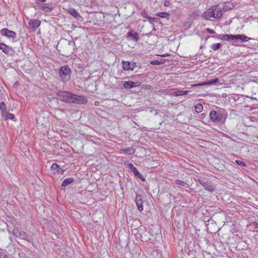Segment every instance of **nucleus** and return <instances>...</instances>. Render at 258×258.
Instances as JSON below:
<instances>
[{
  "mask_svg": "<svg viewBox=\"0 0 258 258\" xmlns=\"http://www.w3.org/2000/svg\"><path fill=\"white\" fill-rule=\"evenodd\" d=\"M209 117L214 123L221 124L224 122L227 117V114L224 110H212L210 112Z\"/></svg>",
  "mask_w": 258,
  "mask_h": 258,
  "instance_id": "f257e3e1",
  "label": "nucleus"
},
{
  "mask_svg": "<svg viewBox=\"0 0 258 258\" xmlns=\"http://www.w3.org/2000/svg\"><path fill=\"white\" fill-rule=\"evenodd\" d=\"M222 11L220 7L218 5H214L204 13L203 17L208 20L212 17L215 19H220L222 17Z\"/></svg>",
  "mask_w": 258,
  "mask_h": 258,
  "instance_id": "f03ea898",
  "label": "nucleus"
},
{
  "mask_svg": "<svg viewBox=\"0 0 258 258\" xmlns=\"http://www.w3.org/2000/svg\"><path fill=\"white\" fill-rule=\"evenodd\" d=\"M58 73L62 81L67 82L71 79L72 72L68 66H61L59 69Z\"/></svg>",
  "mask_w": 258,
  "mask_h": 258,
  "instance_id": "7ed1b4c3",
  "label": "nucleus"
},
{
  "mask_svg": "<svg viewBox=\"0 0 258 258\" xmlns=\"http://www.w3.org/2000/svg\"><path fill=\"white\" fill-rule=\"evenodd\" d=\"M74 94L68 92H62L59 94L60 100L63 102L72 103Z\"/></svg>",
  "mask_w": 258,
  "mask_h": 258,
  "instance_id": "20e7f679",
  "label": "nucleus"
},
{
  "mask_svg": "<svg viewBox=\"0 0 258 258\" xmlns=\"http://www.w3.org/2000/svg\"><path fill=\"white\" fill-rule=\"evenodd\" d=\"M198 182L203 186L206 190L210 192H212L214 190V187L211 182L206 181L204 179H199Z\"/></svg>",
  "mask_w": 258,
  "mask_h": 258,
  "instance_id": "39448f33",
  "label": "nucleus"
},
{
  "mask_svg": "<svg viewBox=\"0 0 258 258\" xmlns=\"http://www.w3.org/2000/svg\"><path fill=\"white\" fill-rule=\"evenodd\" d=\"M126 37L130 40L134 41L136 42H138L140 39L139 34L135 32L133 29H131L126 34Z\"/></svg>",
  "mask_w": 258,
  "mask_h": 258,
  "instance_id": "423d86ee",
  "label": "nucleus"
},
{
  "mask_svg": "<svg viewBox=\"0 0 258 258\" xmlns=\"http://www.w3.org/2000/svg\"><path fill=\"white\" fill-rule=\"evenodd\" d=\"M73 99L72 100V103H74L83 104L87 102V98L83 96H80L74 94V96L73 97Z\"/></svg>",
  "mask_w": 258,
  "mask_h": 258,
  "instance_id": "0eeeda50",
  "label": "nucleus"
},
{
  "mask_svg": "<svg viewBox=\"0 0 258 258\" xmlns=\"http://www.w3.org/2000/svg\"><path fill=\"white\" fill-rule=\"evenodd\" d=\"M128 166L132 172L134 173L135 175L140 178L142 181H145V178L143 175H142L137 169V168L134 166V165L132 163H129L128 164Z\"/></svg>",
  "mask_w": 258,
  "mask_h": 258,
  "instance_id": "6e6552de",
  "label": "nucleus"
},
{
  "mask_svg": "<svg viewBox=\"0 0 258 258\" xmlns=\"http://www.w3.org/2000/svg\"><path fill=\"white\" fill-rule=\"evenodd\" d=\"M121 63L123 70L124 71H133L137 67L136 62L131 63L130 61L122 60Z\"/></svg>",
  "mask_w": 258,
  "mask_h": 258,
  "instance_id": "1a4fd4ad",
  "label": "nucleus"
},
{
  "mask_svg": "<svg viewBox=\"0 0 258 258\" xmlns=\"http://www.w3.org/2000/svg\"><path fill=\"white\" fill-rule=\"evenodd\" d=\"M1 34L2 35L8 37V38L14 39L16 37V33L13 31L9 30L7 28L2 29L1 30Z\"/></svg>",
  "mask_w": 258,
  "mask_h": 258,
  "instance_id": "9d476101",
  "label": "nucleus"
},
{
  "mask_svg": "<svg viewBox=\"0 0 258 258\" xmlns=\"http://www.w3.org/2000/svg\"><path fill=\"white\" fill-rule=\"evenodd\" d=\"M0 49L7 55H11L14 52V50L12 47L3 43H0Z\"/></svg>",
  "mask_w": 258,
  "mask_h": 258,
  "instance_id": "9b49d317",
  "label": "nucleus"
},
{
  "mask_svg": "<svg viewBox=\"0 0 258 258\" xmlns=\"http://www.w3.org/2000/svg\"><path fill=\"white\" fill-rule=\"evenodd\" d=\"M41 21L36 19H31L28 22V27L33 30V31L40 26Z\"/></svg>",
  "mask_w": 258,
  "mask_h": 258,
  "instance_id": "f8f14e48",
  "label": "nucleus"
},
{
  "mask_svg": "<svg viewBox=\"0 0 258 258\" xmlns=\"http://www.w3.org/2000/svg\"><path fill=\"white\" fill-rule=\"evenodd\" d=\"M51 170L53 174L57 173L62 174L65 171V170L59 167L56 163H53L51 166Z\"/></svg>",
  "mask_w": 258,
  "mask_h": 258,
  "instance_id": "ddd939ff",
  "label": "nucleus"
},
{
  "mask_svg": "<svg viewBox=\"0 0 258 258\" xmlns=\"http://www.w3.org/2000/svg\"><path fill=\"white\" fill-rule=\"evenodd\" d=\"M135 201L138 210L141 212L143 210V200L141 195L137 194L135 198Z\"/></svg>",
  "mask_w": 258,
  "mask_h": 258,
  "instance_id": "4468645a",
  "label": "nucleus"
},
{
  "mask_svg": "<svg viewBox=\"0 0 258 258\" xmlns=\"http://www.w3.org/2000/svg\"><path fill=\"white\" fill-rule=\"evenodd\" d=\"M68 13L73 16L75 18L78 20H82V17L80 15L78 12L74 8H70L68 9Z\"/></svg>",
  "mask_w": 258,
  "mask_h": 258,
  "instance_id": "2eb2a0df",
  "label": "nucleus"
},
{
  "mask_svg": "<svg viewBox=\"0 0 258 258\" xmlns=\"http://www.w3.org/2000/svg\"><path fill=\"white\" fill-rule=\"evenodd\" d=\"M75 181V179L73 177L68 178L65 179L60 185V189L62 190H64L65 187L71 184Z\"/></svg>",
  "mask_w": 258,
  "mask_h": 258,
  "instance_id": "dca6fc26",
  "label": "nucleus"
},
{
  "mask_svg": "<svg viewBox=\"0 0 258 258\" xmlns=\"http://www.w3.org/2000/svg\"><path fill=\"white\" fill-rule=\"evenodd\" d=\"M219 82L218 79H212L207 82L191 85L192 86H204L207 85H213Z\"/></svg>",
  "mask_w": 258,
  "mask_h": 258,
  "instance_id": "f3484780",
  "label": "nucleus"
},
{
  "mask_svg": "<svg viewBox=\"0 0 258 258\" xmlns=\"http://www.w3.org/2000/svg\"><path fill=\"white\" fill-rule=\"evenodd\" d=\"M251 39V38L248 37L244 34H237L234 35V40H239L241 42H247Z\"/></svg>",
  "mask_w": 258,
  "mask_h": 258,
  "instance_id": "a211bd4d",
  "label": "nucleus"
},
{
  "mask_svg": "<svg viewBox=\"0 0 258 258\" xmlns=\"http://www.w3.org/2000/svg\"><path fill=\"white\" fill-rule=\"evenodd\" d=\"M18 237L20 238V239L25 240L28 242H31L32 240V237L28 235L26 232L24 231H20Z\"/></svg>",
  "mask_w": 258,
  "mask_h": 258,
  "instance_id": "6ab92c4d",
  "label": "nucleus"
},
{
  "mask_svg": "<svg viewBox=\"0 0 258 258\" xmlns=\"http://www.w3.org/2000/svg\"><path fill=\"white\" fill-rule=\"evenodd\" d=\"M37 6L40 10L46 13H49L53 9L52 7L48 6L47 4H38Z\"/></svg>",
  "mask_w": 258,
  "mask_h": 258,
  "instance_id": "aec40b11",
  "label": "nucleus"
},
{
  "mask_svg": "<svg viewBox=\"0 0 258 258\" xmlns=\"http://www.w3.org/2000/svg\"><path fill=\"white\" fill-rule=\"evenodd\" d=\"M139 83H135L132 81H125L123 84V86L126 89L132 88L139 86Z\"/></svg>",
  "mask_w": 258,
  "mask_h": 258,
  "instance_id": "412c9836",
  "label": "nucleus"
},
{
  "mask_svg": "<svg viewBox=\"0 0 258 258\" xmlns=\"http://www.w3.org/2000/svg\"><path fill=\"white\" fill-rule=\"evenodd\" d=\"M234 7L233 4L230 3H227L225 4L223 8L221 9L222 12H227L228 11L232 10Z\"/></svg>",
  "mask_w": 258,
  "mask_h": 258,
  "instance_id": "4be33fe9",
  "label": "nucleus"
},
{
  "mask_svg": "<svg viewBox=\"0 0 258 258\" xmlns=\"http://www.w3.org/2000/svg\"><path fill=\"white\" fill-rule=\"evenodd\" d=\"M189 91H182V90H177L172 93V95L174 96H179L182 95H185L188 94Z\"/></svg>",
  "mask_w": 258,
  "mask_h": 258,
  "instance_id": "5701e85b",
  "label": "nucleus"
},
{
  "mask_svg": "<svg viewBox=\"0 0 258 258\" xmlns=\"http://www.w3.org/2000/svg\"><path fill=\"white\" fill-rule=\"evenodd\" d=\"M234 35L232 34H222L221 40L224 41H229L230 39L234 40Z\"/></svg>",
  "mask_w": 258,
  "mask_h": 258,
  "instance_id": "b1692460",
  "label": "nucleus"
},
{
  "mask_svg": "<svg viewBox=\"0 0 258 258\" xmlns=\"http://www.w3.org/2000/svg\"><path fill=\"white\" fill-rule=\"evenodd\" d=\"M122 151L126 154L127 155H132L135 153V149L132 148H127L125 149H123Z\"/></svg>",
  "mask_w": 258,
  "mask_h": 258,
  "instance_id": "393cba45",
  "label": "nucleus"
},
{
  "mask_svg": "<svg viewBox=\"0 0 258 258\" xmlns=\"http://www.w3.org/2000/svg\"><path fill=\"white\" fill-rule=\"evenodd\" d=\"M195 111L197 113H200L203 110V106L200 104L198 103L195 106Z\"/></svg>",
  "mask_w": 258,
  "mask_h": 258,
  "instance_id": "a878e982",
  "label": "nucleus"
},
{
  "mask_svg": "<svg viewBox=\"0 0 258 258\" xmlns=\"http://www.w3.org/2000/svg\"><path fill=\"white\" fill-rule=\"evenodd\" d=\"M73 42L71 41H67L66 40H65V46L66 47V50L68 51L71 52V47L72 46Z\"/></svg>",
  "mask_w": 258,
  "mask_h": 258,
  "instance_id": "bb28decb",
  "label": "nucleus"
},
{
  "mask_svg": "<svg viewBox=\"0 0 258 258\" xmlns=\"http://www.w3.org/2000/svg\"><path fill=\"white\" fill-rule=\"evenodd\" d=\"M221 46V44L219 43H218L213 44L211 45V47L213 50L216 51V50H218L219 49H220Z\"/></svg>",
  "mask_w": 258,
  "mask_h": 258,
  "instance_id": "cd10ccee",
  "label": "nucleus"
},
{
  "mask_svg": "<svg viewBox=\"0 0 258 258\" xmlns=\"http://www.w3.org/2000/svg\"><path fill=\"white\" fill-rule=\"evenodd\" d=\"M175 183L176 184L181 185L182 186H186V185L188 186L187 184L185 182H184L183 181H181V180H179V179L175 180Z\"/></svg>",
  "mask_w": 258,
  "mask_h": 258,
  "instance_id": "c85d7f7f",
  "label": "nucleus"
},
{
  "mask_svg": "<svg viewBox=\"0 0 258 258\" xmlns=\"http://www.w3.org/2000/svg\"><path fill=\"white\" fill-rule=\"evenodd\" d=\"M156 15L161 18H166L169 16V14L166 12H159L157 13Z\"/></svg>",
  "mask_w": 258,
  "mask_h": 258,
  "instance_id": "c756f323",
  "label": "nucleus"
},
{
  "mask_svg": "<svg viewBox=\"0 0 258 258\" xmlns=\"http://www.w3.org/2000/svg\"><path fill=\"white\" fill-rule=\"evenodd\" d=\"M20 231L18 228H14L12 233L16 237H18Z\"/></svg>",
  "mask_w": 258,
  "mask_h": 258,
  "instance_id": "7c9ffc66",
  "label": "nucleus"
},
{
  "mask_svg": "<svg viewBox=\"0 0 258 258\" xmlns=\"http://www.w3.org/2000/svg\"><path fill=\"white\" fill-rule=\"evenodd\" d=\"M9 114V112H7V109L5 108L2 112V116L4 118V119L5 120L6 118L7 117V116Z\"/></svg>",
  "mask_w": 258,
  "mask_h": 258,
  "instance_id": "2f4dec72",
  "label": "nucleus"
},
{
  "mask_svg": "<svg viewBox=\"0 0 258 258\" xmlns=\"http://www.w3.org/2000/svg\"><path fill=\"white\" fill-rule=\"evenodd\" d=\"M235 162L239 166H242V167L246 166V163L243 161L237 160L235 161Z\"/></svg>",
  "mask_w": 258,
  "mask_h": 258,
  "instance_id": "473e14b6",
  "label": "nucleus"
},
{
  "mask_svg": "<svg viewBox=\"0 0 258 258\" xmlns=\"http://www.w3.org/2000/svg\"><path fill=\"white\" fill-rule=\"evenodd\" d=\"M14 118H15V115L13 114H12V113H9V114L7 116V117H6L5 120H8L9 119L13 120Z\"/></svg>",
  "mask_w": 258,
  "mask_h": 258,
  "instance_id": "72a5a7b5",
  "label": "nucleus"
},
{
  "mask_svg": "<svg viewBox=\"0 0 258 258\" xmlns=\"http://www.w3.org/2000/svg\"><path fill=\"white\" fill-rule=\"evenodd\" d=\"M150 63L153 65H159L162 64V62L157 60H153L150 61Z\"/></svg>",
  "mask_w": 258,
  "mask_h": 258,
  "instance_id": "f704fd0d",
  "label": "nucleus"
},
{
  "mask_svg": "<svg viewBox=\"0 0 258 258\" xmlns=\"http://www.w3.org/2000/svg\"><path fill=\"white\" fill-rule=\"evenodd\" d=\"M5 108H6V104L4 102L0 103V110L2 112Z\"/></svg>",
  "mask_w": 258,
  "mask_h": 258,
  "instance_id": "c9c22d12",
  "label": "nucleus"
},
{
  "mask_svg": "<svg viewBox=\"0 0 258 258\" xmlns=\"http://www.w3.org/2000/svg\"><path fill=\"white\" fill-rule=\"evenodd\" d=\"M141 16L142 17L144 18H146L148 19L149 15L146 13V12L145 11H143L141 12Z\"/></svg>",
  "mask_w": 258,
  "mask_h": 258,
  "instance_id": "e433bc0d",
  "label": "nucleus"
},
{
  "mask_svg": "<svg viewBox=\"0 0 258 258\" xmlns=\"http://www.w3.org/2000/svg\"><path fill=\"white\" fill-rule=\"evenodd\" d=\"M170 5V2L169 0H166L164 2V6L165 7H169Z\"/></svg>",
  "mask_w": 258,
  "mask_h": 258,
  "instance_id": "4c0bfd02",
  "label": "nucleus"
},
{
  "mask_svg": "<svg viewBox=\"0 0 258 258\" xmlns=\"http://www.w3.org/2000/svg\"><path fill=\"white\" fill-rule=\"evenodd\" d=\"M206 30L210 34H215L216 32L215 31L209 28H207L206 29Z\"/></svg>",
  "mask_w": 258,
  "mask_h": 258,
  "instance_id": "58836bf2",
  "label": "nucleus"
},
{
  "mask_svg": "<svg viewBox=\"0 0 258 258\" xmlns=\"http://www.w3.org/2000/svg\"><path fill=\"white\" fill-rule=\"evenodd\" d=\"M252 225L254 226V229H256L258 228V223L256 222H252Z\"/></svg>",
  "mask_w": 258,
  "mask_h": 258,
  "instance_id": "ea45409f",
  "label": "nucleus"
},
{
  "mask_svg": "<svg viewBox=\"0 0 258 258\" xmlns=\"http://www.w3.org/2000/svg\"><path fill=\"white\" fill-rule=\"evenodd\" d=\"M148 19L150 21V22H151L152 21H154L155 20V18L151 17L149 16L148 17Z\"/></svg>",
  "mask_w": 258,
  "mask_h": 258,
  "instance_id": "a19ab883",
  "label": "nucleus"
},
{
  "mask_svg": "<svg viewBox=\"0 0 258 258\" xmlns=\"http://www.w3.org/2000/svg\"><path fill=\"white\" fill-rule=\"evenodd\" d=\"M212 37L221 39L222 34H219L217 36H212Z\"/></svg>",
  "mask_w": 258,
  "mask_h": 258,
  "instance_id": "79ce46f5",
  "label": "nucleus"
},
{
  "mask_svg": "<svg viewBox=\"0 0 258 258\" xmlns=\"http://www.w3.org/2000/svg\"><path fill=\"white\" fill-rule=\"evenodd\" d=\"M36 2V3L38 4L39 2L44 3L46 0H35Z\"/></svg>",
  "mask_w": 258,
  "mask_h": 258,
  "instance_id": "37998d69",
  "label": "nucleus"
},
{
  "mask_svg": "<svg viewBox=\"0 0 258 258\" xmlns=\"http://www.w3.org/2000/svg\"><path fill=\"white\" fill-rule=\"evenodd\" d=\"M4 254V253L2 251H0V258H2Z\"/></svg>",
  "mask_w": 258,
  "mask_h": 258,
  "instance_id": "c03bdc74",
  "label": "nucleus"
},
{
  "mask_svg": "<svg viewBox=\"0 0 258 258\" xmlns=\"http://www.w3.org/2000/svg\"><path fill=\"white\" fill-rule=\"evenodd\" d=\"M2 258H10L9 256L8 255H7V254H3V256L2 257Z\"/></svg>",
  "mask_w": 258,
  "mask_h": 258,
  "instance_id": "a18cd8bd",
  "label": "nucleus"
},
{
  "mask_svg": "<svg viewBox=\"0 0 258 258\" xmlns=\"http://www.w3.org/2000/svg\"><path fill=\"white\" fill-rule=\"evenodd\" d=\"M83 67H83V65H82V64H79V67H78V68H79V69H82V68H83Z\"/></svg>",
  "mask_w": 258,
  "mask_h": 258,
  "instance_id": "49530a36",
  "label": "nucleus"
},
{
  "mask_svg": "<svg viewBox=\"0 0 258 258\" xmlns=\"http://www.w3.org/2000/svg\"><path fill=\"white\" fill-rule=\"evenodd\" d=\"M246 97H247V98H251V99H253V100H256V98H252V97H249V96H247Z\"/></svg>",
  "mask_w": 258,
  "mask_h": 258,
  "instance_id": "de8ad7c7",
  "label": "nucleus"
},
{
  "mask_svg": "<svg viewBox=\"0 0 258 258\" xmlns=\"http://www.w3.org/2000/svg\"><path fill=\"white\" fill-rule=\"evenodd\" d=\"M98 103H99V102H97V101H95V105H97L98 104Z\"/></svg>",
  "mask_w": 258,
  "mask_h": 258,
  "instance_id": "09e8293b",
  "label": "nucleus"
},
{
  "mask_svg": "<svg viewBox=\"0 0 258 258\" xmlns=\"http://www.w3.org/2000/svg\"><path fill=\"white\" fill-rule=\"evenodd\" d=\"M203 46H200V49L203 48Z\"/></svg>",
  "mask_w": 258,
  "mask_h": 258,
  "instance_id": "8fccbe9b",
  "label": "nucleus"
},
{
  "mask_svg": "<svg viewBox=\"0 0 258 258\" xmlns=\"http://www.w3.org/2000/svg\"><path fill=\"white\" fill-rule=\"evenodd\" d=\"M256 232L257 233H258V230H256Z\"/></svg>",
  "mask_w": 258,
  "mask_h": 258,
  "instance_id": "3c124183",
  "label": "nucleus"
}]
</instances>
